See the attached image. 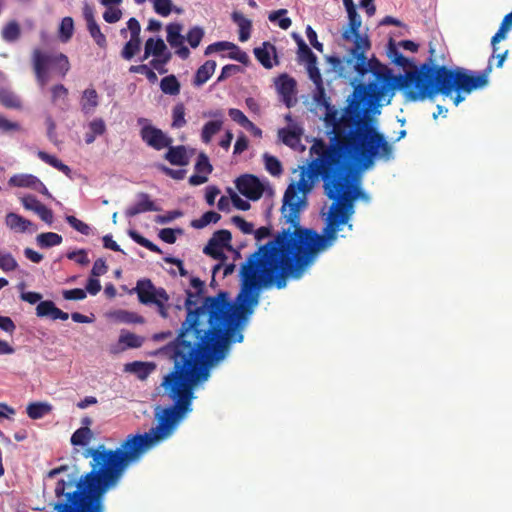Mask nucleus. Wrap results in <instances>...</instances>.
Masks as SVG:
<instances>
[{"label": "nucleus", "mask_w": 512, "mask_h": 512, "mask_svg": "<svg viewBox=\"0 0 512 512\" xmlns=\"http://www.w3.org/2000/svg\"><path fill=\"white\" fill-rule=\"evenodd\" d=\"M311 189L312 182L306 179L305 171H301L297 183L287 187L281 221L288 227L260 246L241 266L238 310L228 301L226 292L203 299L201 293L187 291L186 319L176 339L161 350L174 364L161 383L164 395L173 405L155 414L157 425L151 428L154 432L168 439L192 411L196 386L208 380L210 369L226 357L231 343L243 341L240 320L253 312L260 290L272 286L283 289L289 277L301 278L316 255L333 245L342 226L353 229L350 219L354 207L340 199H331L321 235L313 229L301 228L300 214L307 206L306 194Z\"/></svg>", "instance_id": "1"}, {"label": "nucleus", "mask_w": 512, "mask_h": 512, "mask_svg": "<svg viewBox=\"0 0 512 512\" xmlns=\"http://www.w3.org/2000/svg\"><path fill=\"white\" fill-rule=\"evenodd\" d=\"M347 14L349 21L342 38L353 42L354 46L349 50L346 62L360 77L371 72L374 79L368 84L359 82L354 86L339 119L337 111L326 114L325 120L333 127V136L329 144L322 139L314 141L309 150L313 159L302 171L306 172L308 181L322 179L324 193L329 199H340L354 207V202L363 194L354 182L355 173L369 169L376 159L389 161L393 158V147L377 130L368 115L370 110L386 96L389 104L396 89L403 90L406 100L416 102L437 91L451 90L454 82L463 85L465 78L459 72L447 70L444 65H434L435 50L431 45L428 61L418 71L407 72L405 76L393 75L378 59L366 57L371 44L367 35L360 34L361 17L356 10Z\"/></svg>", "instance_id": "2"}, {"label": "nucleus", "mask_w": 512, "mask_h": 512, "mask_svg": "<svg viewBox=\"0 0 512 512\" xmlns=\"http://www.w3.org/2000/svg\"><path fill=\"white\" fill-rule=\"evenodd\" d=\"M164 440L150 429L129 434L116 449L103 444L86 449L83 456L91 458L90 471L78 480L74 476L59 479L54 488L55 501L50 505L55 512H106L105 494L118 485L132 463Z\"/></svg>", "instance_id": "3"}, {"label": "nucleus", "mask_w": 512, "mask_h": 512, "mask_svg": "<svg viewBox=\"0 0 512 512\" xmlns=\"http://www.w3.org/2000/svg\"><path fill=\"white\" fill-rule=\"evenodd\" d=\"M508 55V50L504 51L503 53L496 54V52L491 55L487 67L479 74H475L473 71H470L468 69L462 68V67H455V68H448L447 70L454 71V73L459 72L463 78H465L464 84H458L453 83L451 90L449 91H437L436 93H433L431 95H426V98L432 99L438 94H442L446 97L451 96L453 92H455V97L453 98L454 104L457 106L462 101L465 100L466 95H469L474 90L484 88L488 85L489 79L488 76L492 71V60L494 58L497 59L496 67L501 68L503 66V63Z\"/></svg>", "instance_id": "4"}, {"label": "nucleus", "mask_w": 512, "mask_h": 512, "mask_svg": "<svg viewBox=\"0 0 512 512\" xmlns=\"http://www.w3.org/2000/svg\"><path fill=\"white\" fill-rule=\"evenodd\" d=\"M31 65L36 82L41 88H44L54 77L65 78L71 67L65 54L40 48L33 49Z\"/></svg>", "instance_id": "5"}, {"label": "nucleus", "mask_w": 512, "mask_h": 512, "mask_svg": "<svg viewBox=\"0 0 512 512\" xmlns=\"http://www.w3.org/2000/svg\"><path fill=\"white\" fill-rule=\"evenodd\" d=\"M133 292L137 294L141 304L154 306L162 318L166 319L169 316L170 297L164 288L156 287L150 279L143 278L137 281Z\"/></svg>", "instance_id": "6"}, {"label": "nucleus", "mask_w": 512, "mask_h": 512, "mask_svg": "<svg viewBox=\"0 0 512 512\" xmlns=\"http://www.w3.org/2000/svg\"><path fill=\"white\" fill-rule=\"evenodd\" d=\"M183 25L179 22H172L166 26L167 42L175 49V54L185 60L190 56V50L185 46V37L182 35Z\"/></svg>", "instance_id": "7"}, {"label": "nucleus", "mask_w": 512, "mask_h": 512, "mask_svg": "<svg viewBox=\"0 0 512 512\" xmlns=\"http://www.w3.org/2000/svg\"><path fill=\"white\" fill-rule=\"evenodd\" d=\"M236 188L249 200H259L264 192V187L260 180L251 174H245L238 177L235 181Z\"/></svg>", "instance_id": "8"}, {"label": "nucleus", "mask_w": 512, "mask_h": 512, "mask_svg": "<svg viewBox=\"0 0 512 512\" xmlns=\"http://www.w3.org/2000/svg\"><path fill=\"white\" fill-rule=\"evenodd\" d=\"M142 140L155 150H162L170 146L173 142L161 129L152 125L143 126L140 130Z\"/></svg>", "instance_id": "9"}, {"label": "nucleus", "mask_w": 512, "mask_h": 512, "mask_svg": "<svg viewBox=\"0 0 512 512\" xmlns=\"http://www.w3.org/2000/svg\"><path fill=\"white\" fill-rule=\"evenodd\" d=\"M203 117L214 118V120L205 123L201 131L202 142L209 144L213 136L221 131L224 115L222 110L217 109L204 112Z\"/></svg>", "instance_id": "10"}, {"label": "nucleus", "mask_w": 512, "mask_h": 512, "mask_svg": "<svg viewBox=\"0 0 512 512\" xmlns=\"http://www.w3.org/2000/svg\"><path fill=\"white\" fill-rule=\"evenodd\" d=\"M8 184L12 187L31 188L43 195L50 196L44 183L32 174H15L10 177Z\"/></svg>", "instance_id": "11"}, {"label": "nucleus", "mask_w": 512, "mask_h": 512, "mask_svg": "<svg viewBox=\"0 0 512 512\" xmlns=\"http://www.w3.org/2000/svg\"><path fill=\"white\" fill-rule=\"evenodd\" d=\"M83 15L86 20L87 29L89 31L90 36L94 39V41L99 47L105 48L107 45V40L105 35L101 32V29L95 20L93 8L86 4L83 8Z\"/></svg>", "instance_id": "12"}, {"label": "nucleus", "mask_w": 512, "mask_h": 512, "mask_svg": "<svg viewBox=\"0 0 512 512\" xmlns=\"http://www.w3.org/2000/svg\"><path fill=\"white\" fill-rule=\"evenodd\" d=\"M161 208L151 200L150 195L144 192L137 194V202L125 210V215L129 218L140 213L149 211H160Z\"/></svg>", "instance_id": "13"}, {"label": "nucleus", "mask_w": 512, "mask_h": 512, "mask_svg": "<svg viewBox=\"0 0 512 512\" xmlns=\"http://www.w3.org/2000/svg\"><path fill=\"white\" fill-rule=\"evenodd\" d=\"M254 55L261 65L266 69L273 67L272 56L275 59V63L278 64L276 47L270 42H263L262 46L254 49Z\"/></svg>", "instance_id": "14"}, {"label": "nucleus", "mask_w": 512, "mask_h": 512, "mask_svg": "<svg viewBox=\"0 0 512 512\" xmlns=\"http://www.w3.org/2000/svg\"><path fill=\"white\" fill-rule=\"evenodd\" d=\"M276 85L278 92L282 96L286 106L291 107L292 95L294 94L296 88V81L287 74H282L277 79Z\"/></svg>", "instance_id": "15"}, {"label": "nucleus", "mask_w": 512, "mask_h": 512, "mask_svg": "<svg viewBox=\"0 0 512 512\" xmlns=\"http://www.w3.org/2000/svg\"><path fill=\"white\" fill-rule=\"evenodd\" d=\"M164 157L170 164L176 166H186L190 161L184 145L168 146Z\"/></svg>", "instance_id": "16"}, {"label": "nucleus", "mask_w": 512, "mask_h": 512, "mask_svg": "<svg viewBox=\"0 0 512 512\" xmlns=\"http://www.w3.org/2000/svg\"><path fill=\"white\" fill-rule=\"evenodd\" d=\"M99 105V96L94 88H87L83 91L80 100L81 111L84 115H91Z\"/></svg>", "instance_id": "17"}, {"label": "nucleus", "mask_w": 512, "mask_h": 512, "mask_svg": "<svg viewBox=\"0 0 512 512\" xmlns=\"http://www.w3.org/2000/svg\"><path fill=\"white\" fill-rule=\"evenodd\" d=\"M168 50L167 45L165 44L162 38H148L144 45V55L142 57V61L148 59L150 56L156 57L165 53Z\"/></svg>", "instance_id": "18"}, {"label": "nucleus", "mask_w": 512, "mask_h": 512, "mask_svg": "<svg viewBox=\"0 0 512 512\" xmlns=\"http://www.w3.org/2000/svg\"><path fill=\"white\" fill-rule=\"evenodd\" d=\"M216 69V62L214 60H207L196 71L193 85L200 87L205 84L210 77L214 74Z\"/></svg>", "instance_id": "19"}, {"label": "nucleus", "mask_w": 512, "mask_h": 512, "mask_svg": "<svg viewBox=\"0 0 512 512\" xmlns=\"http://www.w3.org/2000/svg\"><path fill=\"white\" fill-rule=\"evenodd\" d=\"M234 23L239 28V41L246 42L251 36L252 22L248 18L244 17L241 12L234 11L231 15Z\"/></svg>", "instance_id": "20"}, {"label": "nucleus", "mask_w": 512, "mask_h": 512, "mask_svg": "<svg viewBox=\"0 0 512 512\" xmlns=\"http://www.w3.org/2000/svg\"><path fill=\"white\" fill-rule=\"evenodd\" d=\"M154 368V364L141 361H134L125 365V371L134 373L140 380L146 379Z\"/></svg>", "instance_id": "21"}, {"label": "nucleus", "mask_w": 512, "mask_h": 512, "mask_svg": "<svg viewBox=\"0 0 512 512\" xmlns=\"http://www.w3.org/2000/svg\"><path fill=\"white\" fill-rule=\"evenodd\" d=\"M52 409V405L47 402H32L28 404L26 412L29 418L38 420L49 414Z\"/></svg>", "instance_id": "22"}, {"label": "nucleus", "mask_w": 512, "mask_h": 512, "mask_svg": "<svg viewBox=\"0 0 512 512\" xmlns=\"http://www.w3.org/2000/svg\"><path fill=\"white\" fill-rule=\"evenodd\" d=\"M5 223L11 230L25 232L32 225L30 220L25 219L19 214L10 212L6 215Z\"/></svg>", "instance_id": "23"}, {"label": "nucleus", "mask_w": 512, "mask_h": 512, "mask_svg": "<svg viewBox=\"0 0 512 512\" xmlns=\"http://www.w3.org/2000/svg\"><path fill=\"white\" fill-rule=\"evenodd\" d=\"M37 156L46 164L64 173L67 177H71V168L68 165L64 164L57 157L41 150L38 151Z\"/></svg>", "instance_id": "24"}, {"label": "nucleus", "mask_w": 512, "mask_h": 512, "mask_svg": "<svg viewBox=\"0 0 512 512\" xmlns=\"http://www.w3.org/2000/svg\"><path fill=\"white\" fill-rule=\"evenodd\" d=\"M160 89L164 94L176 96L180 93L181 85L176 76L171 74L161 79Z\"/></svg>", "instance_id": "25"}, {"label": "nucleus", "mask_w": 512, "mask_h": 512, "mask_svg": "<svg viewBox=\"0 0 512 512\" xmlns=\"http://www.w3.org/2000/svg\"><path fill=\"white\" fill-rule=\"evenodd\" d=\"M62 241V236L55 232L40 233L36 237L37 245L40 248H50L53 246H57L60 245Z\"/></svg>", "instance_id": "26"}, {"label": "nucleus", "mask_w": 512, "mask_h": 512, "mask_svg": "<svg viewBox=\"0 0 512 512\" xmlns=\"http://www.w3.org/2000/svg\"><path fill=\"white\" fill-rule=\"evenodd\" d=\"M293 37L298 45V56L301 60H304L307 64L317 63V57L304 42V40L297 34H293Z\"/></svg>", "instance_id": "27"}, {"label": "nucleus", "mask_w": 512, "mask_h": 512, "mask_svg": "<svg viewBox=\"0 0 512 512\" xmlns=\"http://www.w3.org/2000/svg\"><path fill=\"white\" fill-rule=\"evenodd\" d=\"M93 437V432L88 427H80L71 436L70 442L73 446H85Z\"/></svg>", "instance_id": "28"}, {"label": "nucleus", "mask_w": 512, "mask_h": 512, "mask_svg": "<svg viewBox=\"0 0 512 512\" xmlns=\"http://www.w3.org/2000/svg\"><path fill=\"white\" fill-rule=\"evenodd\" d=\"M387 55L397 66L405 68L410 65L409 59L402 55L392 40L389 41Z\"/></svg>", "instance_id": "29"}, {"label": "nucleus", "mask_w": 512, "mask_h": 512, "mask_svg": "<svg viewBox=\"0 0 512 512\" xmlns=\"http://www.w3.org/2000/svg\"><path fill=\"white\" fill-rule=\"evenodd\" d=\"M0 104L6 108L21 109L22 102L20 98L13 92L8 90L0 91Z\"/></svg>", "instance_id": "30"}, {"label": "nucleus", "mask_w": 512, "mask_h": 512, "mask_svg": "<svg viewBox=\"0 0 512 512\" xmlns=\"http://www.w3.org/2000/svg\"><path fill=\"white\" fill-rule=\"evenodd\" d=\"M221 219V215L215 211L205 212L199 219L191 222V226L195 229H203L210 223H217Z\"/></svg>", "instance_id": "31"}, {"label": "nucleus", "mask_w": 512, "mask_h": 512, "mask_svg": "<svg viewBox=\"0 0 512 512\" xmlns=\"http://www.w3.org/2000/svg\"><path fill=\"white\" fill-rule=\"evenodd\" d=\"M19 264L12 253L0 249V269L3 272H12L18 269Z\"/></svg>", "instance_id": "32"}, {"label": "nucleus", "mask_w": 512, "mask_h": 512, "mask_svg": "<svg viewBox=\"0 0 512 512\" xmlns=\"http://www.w3.org/2000/svg\"><path fill=\"white\" fill-rule=\"evenodd\" d=\"M288 13V11L284 8L282 9H279V10H276V11H272L269 15H268V19L270 22H278V26L283 29V30H287L290 28L291 24H292V21L289 17H285V15Z\"/></svg>", "instance_id": "33"}, {"label": "nucleus", "mask_w": 512, "mask_h": 512, "mask_svg": "<svg viewBox=\"0 0 512 512\" xmlns=\"http://www.w3.org/2000/svg\"><path fill=\"white\" fill-rule=\"evenodd\" d=\"M74 33V21L72 17H64L59 26V38L62 42H68Z\"/></svg>", "instance_id": "34"}, {"label": "nucleus", "mask_w": 512, "mask_h": 512, "mask_svg": "<svg viewBox=\"0 0 512 512\" xmlns=\"http://www.w3.org/2000/svg\"><path fill=\"white\" fill-rule=\"evenodd\" d=\"M172 59V53L167 50L165 53L161 54L160 56L154 57L150 62L149 65L157 70L160 74H165L168 72L166 65L171 61Z\"/></svg>", "instance_id": "35"}, {"label": "nucleus", "mask_w": 512, "mask_h": 512, "mask_svg": "<svg viewBox=\"0 0 512 512\" xmlns=\"http://www.w3.org/2000/svg\"><path fill=\"white\" fill-rule=\"evenodd\" d=\"M141 49V39L130 38L124 45L121 56L125 60H131Z\"/></svg>", "instance_id": "36"}, {"label": "nucleus", "mask_w": 512, "mask_h": 512, "mask_svg": "<svg viewBox=\"0 0 512 512\" xmlns=\"http://www.w3.org/2000/svg\"><path fill=\"white\" fill-rule=\"evenodd\" d=\"M185 119V106L183 103H178L172 110V124L173 128H182L186 125Z\"/></svg>", "instance_id": "37"}, {"label": "nucleus", "mask_w": 512, "mask_h": 512, "mask_svg": "<svg viewBox=\"0 0 512 512\" xmlns=\"http://www.w3.org/2000/svg\"><path fill=\"white\" fill-rule=\"evenodd\" d=\"M129 236L139 245L145 247L146 249L150 250L151 252H154V253H162L161 249L156 245L154 244L153 242H151L149 239L145 238L144 236H142L141 234H139L137 231L135 230H130L129 231Z\"/></svg>", "instance_id": "38"}, {"label": "nucleus", "mask_w": 512, "mask_h": 512, "mask_svg": "<svg viewBox=\"0 0 512 512\" xmlns=\"http://www.w3.org/2000/svg\"><path fill=\"white\" fill-rule=\"evenodd\" d=\"M232 239L231 232L226 229L218 230L214 232L213 236L210 238L217 246L222 248H231L230 242Z\"/></svg>", "instance_id": "39"}, {"label": "nucleus", "mask_w": 512, "mask_h": 512, "mask_svg": "<svg viewBox=\"0 0 512 512\" xmlns=\"http://www.w3.org/2000/svg\"><path fill=\"white\" fill-rule=\"evenodd\" d=\"M229 117L236 123H238L240 126L244 128H255V124L251 122L245 114L237 109V108H230L228 110Z\"/></svg>", "instance_id": "40"}, {"label": "nucleus", "mask_w": 512, "mask_h": 512, "mask_svg": "<svg viewBox=\"0 0 512 512\" xmlns=\"http://www.w3.org/2000/svg\"><path fill=\"white\" fill-rule=\"evenodd\" d=\"M20 36V27L16 21L9 22L2 30V37L8 42L17 40Z\"/></svg>", "instance_id": "41"}, {"label": "nucleus", "mask_w": 512, "mask_h": 512, "mask_svg": "<svg viewBox=\"0 0 512 512\" xmlns=\"http://www.w3.org/2000/svg\"><path fill=\"white\" fill-rule=\"evenodd\" d=\"M203 37H204L203 28H201L199 26H194L188 31V33L185 37V40H187L189 45L195 49L200 45Z\"/></svg>", "instance_id": "42"}, {"label": "nucleus", "mask_w": 512, "mask_h": 512, "mask_svg": "<svg viewBox=\"0 0 512 512\" xmlns=\"http://www.w3.org/2000/svg\"><path fill=\"white\" fill-rule=\"evenodd\" d=\"M144 339L134 333H123L119 337V343L124 344L128 348H139L142 346Z\"/></svg>", "instance_id": "43"}, {"label": "nucleus", "mask_w": 512, "mask_h": 512, "mask_svg": "<svg viewBox=\"0 0 512 512\" xmlns=\"http://www.w3.org/2000/svg\"><path fill=\"white\" fill-rule=\"evenodd\" d=\"M265 168L273 176H279L283 169L281 162L272 155L264 154Z\"/></svg>", "instance_id": "44"}, {"label": "nucleus", "mask_w": 512, "mask_h": 512, "mask_svg": "<svg viewBox=\"0 0 512 512\" xmlns=\"http://www.w3.org/2000/svg\"><path fill=\"white\" fill-rule=\"evenodd\" d=\"M313 100L318 106L330 109V98L326 95L324 84L316 85Z\"/></svg>", "instance_id": "45"}, {"label": "nucleus", "mask_w": 512, "mask_h": 512, "mask_svg": "<svg viewBox=\"0 0 512 512\" xmlns=\"http://www.w3.org/2000/svg\"><path fill=\"white\" fill-rule=\"evenodd\" d=\"M278 134L282 142L288 146H293L300 140V134L289 128L280 129Z\"/></svg>", "instance_id": "46"}, {"label": "nucleus", "mask_w": 512, "mask_h": 512, "mask_svg": "<svg viewBox=\"0 0 512 512\" xmlns=\"http://www.w3.org/2000/svg\"><path fill=\"white\" fill-rule=\"evenodd\" d=\"M195 170L197 173H203L204 175L205 174L208 175L212 172L213 167L210 164L209 158L205 153L201 152L198 155V158H197V161L195 164Z\"/></svg>", "instance_id": "47"}, {"label": "nucleus", "mask_w": 512, "mask_h": 512, "mask_svg": "<svg viewBox=\"0 0 512 512\" xmlns=\"http://www.w3.org/2000/svg\"><path fill=\"white\" fill-rule=\"evenodd\" d=\"M203 252L215 260H223L225 258L223 248L217 246L216 243H214L212 240L208 241L207 245L203 249Z\"/></svg>", "instance_id": "48"}, {"label": "nucleus", "mask_w": 512, "mask_h": 512, "mask_svg": "<svg viewBox=\"0 0 512 512\" xmlns=\"http://www.w3.org/2000/svg\"><path fill=\"white\" fill-rule=\"evenodd\" d=\"M67 223L76 231L80 232L83 235H89L90 234V227L85 222L81 221L80 219L76 218L73 215L66 216Z\"/></svg>", "instance_id": "49"}, {"label": "nucleus", "mask_w": 512, "mask_h": 512, "mask_svg": "<svg viewBox=\"0 0 512 512\" xmlns=\"http://www.w3.org/2000/svg\"><path fill=\"white\" fill-rule=\"evenodd\" d=\"M154 10L157 14L167 17L172 12L171 0H153Z\"/></svg>", "instance_id": "50"}, {"label": "nucleus", "mask_w": 512, "mask_h": 512, "mask_svg": "<svg viewBox=\"0 0 512 512\" xmlns=\"http://www.w3.org/2000/svg\"><path fill=\"white\" fill-rule=\"evenodd\" d=\"M66 256L68 259L74 260L81 266H86L90 262L87 251L85 249H78L76 251L68 252Z\"/></svg>", "instance_id": "51"}, {"label": "nucleus", "mask_w": 512, "mask_h": 512, "mask_svg": "<svg viewBox=\"0 0 512 512\" xmlns=\"http://www.w3.org/2000/svg\"><path fill=\"white\" fill-rule=\"evenodd\" d=\"M22 130L21 125L18 122L10 121L4 116L0 115V132H19Z\"/></svg>", "instance_id": "52"}, {"label": "nucleus", "mask_w": 512, "mask_h": 512, "mask_svg": "<svg viewBox=\"0 0 512 512\" xmlns=\"http://www.w3.org/2000/svg\"><path fill=\"white\" fill-rule=\"evenodd\" d=\"M231 222L239 228L244 234H251L254 231V225L247 222L243 217L236 215L231 218Z\"/></svg>", "instance_id": "53"}, {"label": "nucleus", "mask_w": 512, "mask_h": 512, "mask_svg": "<svg viewBox=\"0 0 512 512\" xmlns=\"http://www.w3.org/2000/svg\"><path fill=\"white\" fill-rule=\"evenodd\" d=\"M68 96V89L62 85L57 84L51 88V101L53 104H57L59 99L65 100Z\"/></svg>", "instance_id": "54"}, {"label": "nucleus", "mask_w": 512, "mask_h": 512, "mask_svg": "<svg viewBox=\"0 0 512 512\" xmlns=\"http://www.w3.org/2000/svg\"><path fill=\"white\" fill-rule=\"evenodd\" d=\"M62 296L65 300H83L86 298V291L81 288L63 290Z\"/></svg>", "instance_id": "55"}, {"label": "nucleus", "mask_w": 512, "mask_h": 512, "mask_svg": "<svg viewBox=\"0 0 512 512\" xmlns=\"http://www.w3.org/2000/svg\"><path fill=\"white\" fill-rule=\"evenodd\" d=\"M54 304L51 300L40 301L36 307V315L41 318L49 317Z\"/></svg>", "instance_id": "56"}, {"label": "nucleus", "mask_w": 512, "mask_h": 512, "mask_svg": "<svg viewBox=\"0 0 512 512\" xmlns=\"http://www.w3.org/2000/svg\"><path fill=\"white\" fill-rule=\"evenodd\" d=\"M106 11L103 13V18L107 23H116L122 17V11L118 8L106 7Z\"/></svg>", "instance_id": "57"}, {"label": "nucleus", "mask_w": 512, "mask_h": 512, "mask_svg": "<svg viewBox=\"0 0 512 512\" xmlns=\"http://www.w3.org/2000/svg\"><path fill=\"white\" fill-rule=\"evenodd\" d=\"M88 127L94 135L101 136L106 132V124L102 118H95L89 123Z\"/></svg>", "instance_id": "58"}, {"label": "nucleus", "mask_w": 512, "mask_h": 512, "mask_svg": "<svg viewBox=\"0 0 512 512\" xmlns=\"http://www.w3.org/2000/svg\"><path fill=\"white\" fill-rule=\"evenodd\" d=\"M307 70H308L309 78L313 81L315 86L323 84V79H322L320 70L317 67V63L307 64Z\"/></svg>", "instance_id": "59"}, {"label": "nucleus", "mask_w": 512, "mask_h": 512, "mask_svg": "<svg viewBox=\"0 0 512 512\" xmlns=\"http://www.w3.org/2000/svg\"><path fill=\"white\" fill-rule=\"evenodd\" d=\"M306 36L310 42V44L319 52H323L324 50V46L321 42L318 41L317 39V33L315 32V30L310 26L308 25L306 27Z\"/></svg>", "instance_id": "60"}, {"label": "nucleus", "mask_w": 512, "mask_h": 512, "mask_svg": "<svg viewBox=\"0 0 512 512\" xmlns=\"http://www.w3.org/2000/svg\"><path fill=\"white\" fill-rule=\"evenodd\" d=\"M35 213L47 224H51L53 222V212L50 208L46 207L41 203L40 206L37 207Z\"/></svg>", "instance_id": "61"}, {"label": "nucleus", "mask_w": 512, "mask_h": 512, "mask_svg": "<svg viewBox=\"0 0 512 512\" xmlns=\"http://www.w3.org/2000/svg\"><path fill=\"white\" fill-rule=\"evenodd\" d=\"M229 51V58L243 64H246L248 62V55L244 51H242L236 44L235 47H232Z\"/></svg>", "instance_id": "62"}, {"label": "nucleus", "mask_w": 512, "mask_h": 512, "mask_svg": "<svg viewBox=\"0 0 512 512\" xmlns=\"http://www.w3.org/2000/svg\"><path fill=\"white\" fill-rule=\"evenodd\" d=\"M239 71H240V67L238 65H234V64L225 65L221 70V73L217 79V82H222L225 79H227L228 77H230L231 75H233Z\"/></svg>", "instance_id": "63"}, {"label": "nucleus", "mask_w": 512, "mask_h": 512, "mask_svg": "<svg viewBox=\"0 0 512 512\" xmlns=\"http://www.w3.org/2000/svg\"><path fill=\"white\" fill-rule=\"evenodd\" d=\"M107 270L108 267L106 265V262L102 258H99L93 264L91 275L94 277H98L104 275L107 272Z\"/></svg>", "instance_id": "64"}]
</instances>
